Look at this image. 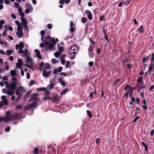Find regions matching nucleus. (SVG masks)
<instances>
[{
	"label": "nucleus",
	"instance_id": "1",
	"mask_svg": "<svg viewBox=\"0 0 154 154\" xmlns=\"http://www.w3.org/2000/svg\"><path fill=\"white\" fill-rule=\"evenodd\" d=\"M58 41V39L57 38L55 40L54 38H52L50 41H45V44L47 46L45 48V51H47L54 48L57 42Z\"/></svg>",
	"mask_w": 154,
	"mask_h": 154
},
{
	"label": "nucleus",
	"instance_id": "2",
	"mask_svg": "<svg viewBox=\"0 0 154 154\" xmlns=\"http://www.w3.org/2000/svg\"><path fill=\"white\" fill-rule=\"evenodd\" d=\"M26 62L29 64H25L24 66L27 67L32 69V67L33 64V61L32 59L29 56H26Z\"/></svg>",
	"mask_w": 154,
	"mask_h": 154
},
{
	"label": "nucleus",
	"instance_id": "3",
	"mask_svg": "<svg viewBox=\"0 0 154 154\" xmlns=\"http://www.w3.org/2000/svg\"><path fill=\"white\" fill-rule=\"evenodd\" d=\"M76 48L73 46V45H71L69 48V51L70 52H69V54L72 55V54H73V56H72L70 57V59L71 60H73L75 58V54L76 53V52L75 51L76 49Z\"/></svg>",
	"mask_w": 154,
	"mask_h": 154
},
{
	"label": "nucleus",
	"instance_id": "4",
	"mask_svg": "<svg viewBox=\"0 0 154 154\" xmlns=\"http://www.w3.org/2000/svg\"><path fill=\"white\" fill-rule=\"evenodd\" d=\"M1 99L3 100V101L0 102V107H2L4 105H7L8 104V101L6 99L5 96H2L1 97Z\"/></svg>",
	"mask_w": 154,
	"mask_h": 154
},
{
	"label": "nucleus",
	"instance_id": "5",
	"mask_svg": "<svg viewBox=\"0 0 154 154\" xmlns=\"http://www.w3.org/2000/svg\"><path fill=\"white\" fill-rule=\"evenodd\" d=\"M10 121L16 120L20 118L19 115L18 113L14 114L11 115L9 118Z\"/></svg>",
	"mask_w": 154,
	"mask_h": 154
},
{
	"label": "nucleus",
	"instance_id": "6",
	"mask_svg": "<svg viewBox=\"0 0 154 154\" xmlns=\"http://www.w3.org/2000/svg\"><path fill=\"white\" fill-rule=\"evenodd\" d=\"M27 9L25 10V13L27 14L29 12H31L33 11V8L31 5L28 3L26 4Z\"/></svg>",
	"mask_w": 154,
	"mask_h": 154
},
{
	"label": "nucleus",
	"instance_id": "7",
	"mask_svg": "<svg viewBox=\"0 0 154 154\" xmlns=\"http://www.w3.org/2000/svg\"><path fill=\"white\" fill-rule=\"evenodd\" d=\"M43 73L42 75L45 78H47L50 75L51 73V71H47L45 69H42Z\"/></svg>",
	"mask_w": 154,
	"mask_h": 154
},
{
	"label": "nucleus",
	"instance_id": "8",
	"mask_svg": "<svg viewBox=\"0 0 154 154\" xmlns=\"http://www.w3.org/2000/svg\"><path fill=\"white\" fill-rule=\"evenodd\" d=\"M52 100L53 102L56 104H58L60 103V98L57 95H56L54 97Z\"/></svg>",
	"mask_w": 154,
	"mask_h": 154
},
{
	"label": "nucleus",
	"instance_id": "9",
	"mask_svg": "<svg viewBox=\"0 0 154 154\" xmlns=\"http://www.w3.org/2000/svg\"><path fill=\"white\" fill-rule=\"evenodd\" d=\"M85 14L87 15V17L90 20L92 19V15L91 12L88 10H86L85 11Z\"/></svg>",
	"mask_w": 154,
	"mask_h": 154
},
{
	"label": "nucleus",
	"instance_id": "10",
	"mask_svg": "<svg viewBox=\"0 0 154 154\" xmlns=\"http://www.w3.org/2000/svg\"><path fill=\"white\" fill-rule=\"evenodd\" d=\"M58 82L59 83H60L61 84V85L63 87H65L66 86V83L65 82H64L62 79H58Z\"/></svg>",
	"mask_w": 154,
	"mask_h": 154
},
{
	"label": "nucleus",
	"instance_id": "11",
	"mask_svg": "<svg viewBox=\"0 0 154 154\" xmlns=\"http://www.w3.org/2000/svg\"><path fill=\"white\" fill-rule=\"evenodd\" d=\"M18 12L19 15L21 16V17H24V13L22 12V9L20 7H19L18 8Z\"/></svg>",
	"mask_w": 154,
	"mask_h": 154
},
{
	"label": "nucleus",
	"instance_id": "12",
	"mask_svg": "<svg viewBox=\"0 0 154 154\" xmlns=\"http://www.w3.org/2000/svg\"><path fill=\"white\" fill-rule=\"evenodd\" d=\"M35 53L38 59H42V57L40 54L39 51L38 49H35Z\"/></svg>",
	"mask_w": 154,
	"mask_h": 154
},
{
	"label": "nucleus",
	"instance_id": "13",
	"mask_svg": "<svg viewBox=\"0 0 154 154\" xmlns=\"http://www.w3.org/2000/svg\"><path fill=\"white\" fill-rule=\"evenodd\" d=\"M143 103L144 105L142 106V107L145 110H147L148 109L147 104L145 99H143Z\"/></svg>",
	"mask_w": 154,
	"mask_h": 154
},
{
	"label": "nucleus",
	"instance_id": "14",
	"mask_svg": "<svg viewBox=\"0 0 154 154\" xmlns=\"http://www.w3.org/2000/svg\"><path fill=\"white\" fill-rule=\"evenodd\" d=\"M37 94H33V97L31 98L29 100V101H30L31 100H38V98L37 97Z\"/></svg>",
	"mask_w": 154,
	"mask_h": 154
},
{
	"label": "nucleus",
	"instance_id": "15",
	"mask_svg": "<svg viewBox=\"0 0 154 154\" xmlns=\"http://www.w3.org/2000/svg\"><path fill=\"white\" fill-rule=\"evenodd\" d=\"M16 35L19 38L23 36V32L22 31H17L16 32Z\"/></svg>",
	"mask_w": 154,
	"mask_h": 154
},
{
	"label": "nucleus",
	"instance_id": "16",
	"mask_svg": "<svg viewBox=\"0 0 154 154\" xmlns=\"http://www.w3.org/2000/svg\"><path fill=\"white\" fill-rule=\"evenodd\" d=\"M10 121L9 119V118H7L6 117H0V122L4 121L5 122H7L8 121Z\"/></svg>",
	"mask_w": 154,
	"mask_h": 154
},
{
	"label": "nucleus",
	"instance_id": "17",
	"mask_svg": "<svg viewBox=\"0 0 154 154\" xmlns=\"http://www.w3.org/2000/svg\"><path fill=\"white\" fill-rule=\"evenodd\" d=\"M10 89L14 91L16 88V85L15 83L12 82L10 85Z\"/></svg>",
	"mask_w": 154,
	"mask_h": 154
},
{
	"label": "nucleus",
	"instance_id": "18",
	"mask_svg": "<svg viewBox=\"0 0 154 154\" xmlns=\"http://www.w3.org/2000/svg\"><path fill=\"white\" fill-rule=\"evenodd\" d=\"M55 85L54 84L53 81H50V83L48 85L47 87L50 89H52L54 88Z\"/></svg>",
	"mask_w": 154,
	"mask_h": 154
},
{
	"label": "nucleus",
	"instance_id": "19",
	"mask_svg": "<svg viewBox=\"0 0 154 154\" xmlns=\"http://www.w3.org/2000/svg\"><path fill=\"white\" fill-rule=\"evenodd\" d=\"M14 91L12 90H9L8 91L7 94L8 95H13L14 94Z\"/></svg>",
	"mask_w": 154,
	"mask_h": 154
},
{
	"label": "nucleus",
	"instance_id": "20",
	"mask_svg": "<svg viewBox=\"0 0 154 154\" xmlns=\"http://www.w3.org/2000/svg\"><path fill=\"white\" fill-rule=\"evenodd\" d=\"M154 68V64L150 63V65L149 68V73H151L152 70Z\"/></svg>",
	"mask_w": 154,
	"mask_h": 154
},
{
	"label": "nucleus",
	"instance_id": "21",
	"mask_svg": "<svg viewBox=\"0 0 154 154\" xmlns=\"http://www.w3.org/2000/svg\"><path fill=\"white\" fill-rule=\"evenodd\" d=\"M141 144L145 148V150L146 151L148 149V144H146L143 141L141 142Z\"/></svg>",
	"mask_w": 154,
	"mask_h": 154
},
{
	"label": "nucleus",
	"instance_id": "22",
	"mask_svg": "<svg viewBox=\"0 0 154 154\" xmlns=\"http://www.w3.org/2000/svg\"><path fill=\"white\" fill-rule=\"evenodd\" d=\"M14 51V50H8L6 51V54L8 56H10L12 53H13Z\"/></svg>",
	"mask_w": 154,
	"mask_h": 154
},
{
	"label": "nucleus",
	"instance_id": "23",
	"mask_svg": "<svg viewBox=\"0 0 154 154\" xmlns=\"http://www.w3.org/2000/svg\"><path fill=\"white\" fill-rule=\"evenodd\" d=\"M20 19L23 22V25L27 24L28 21L26 20V19L24 17H21Z\"/></svg>",
	"mask_w": 154,
	"mask_h": 154
},
{
	"label": "nucleus",
	"instance_id": "24",
	"mask_svg": "<svg viewBox=\"0 0 154 154\" xmlns=\"http://www.w3.org/2000/svg\"><path fill=\"white\" fill-rule=\"evenodd\" d=\"M143 25L141 26L140 28L138 29V31L139 32H141L142 33H144V30L143 29Z\"/></svg>",
	"mask_w": 154,
	"mask_h": 154
},
{
	"label": "nucleus",
	"instance_id": "25",
	"mask_svg": "<svg viewBox=\"0 0 154 154\" xmlns=\"http://www.w3.org/2000/svg\"><path fill=\"white\" fill-rule=\"evenodd\" d=\"M50 68V65L48 63H46L45 65L44 69H45L46 70L47 69H49Z\"/></svg>",
	"mask_w": 154,
	"mask_h": 154
},
{
	"label": "nucleus",
	"instance_id": "26",
	"mask_svg": "<svg viewBox=\"0 0 154 154\" xmlns=\"http://www.w3.org/2000/svg\"><path fill=\"white\" fill-rule=\"evenodd\" d=\"M69 67L70 68H71V63H70V62L69 61H67L66 62L65 68H68Z\"/></svg>",
	"mask_w": 154,
	"mask_h": 154
},
{
	"label": "nucleus",
	"instance_id": "27",
	"mask_svg": "<svg viewBox=\"0 0 154 154\" xmlns=\"http://www.w3.org/2000/svg\"><path fill=\"white\" fill-rule=\"evenodd\" d=\"M87 113L88 116L90 118H91L93 117L92 114L90 111L87 110Z\"/></svg>",
	"mask_w": 154,
	"mask_h": 154
},
{
	"label": "nucleus",
	"instance_id": "28",
	"mask_svg": "<svg viewBox=\"0 0 154 154\" xmlns=\"http://www.w3.org/2000/svg\"><path fill=\"white\" fill-rule=\"evenodd\" d=\"M89 57L90 58H91L93 57H94V55L93 54V51H89Z\"/></svg>",
	"mask_w": 154,
	"mask_h": 154
},
{
	"label": "nucleus",
	"instance_id": "29",
	"mask_svg": "<svg viewBox=\"0 0 154 154\" xmlns=\"http://www.w3.org/2000/svg\"><path fill=\"white\" fill-rule=\"evenodd\" d=\"M5 29V30L2 33V35L3 36H6V30H7V28L8 27V26H4Z\"/></svg>",
	"mask_w": 154,
	"mask_h": 154
},
{
	"label": "nucleus",
	"instance_id": "30",
	"mask_svg": "<svg viewBox=\"0 0 154 154\" xmlns=\"http://www.w3.org/2000/svg\"><path fill=\"white\" fill-rule=\"evenodd\" d=\"M69 90L68 89V88H66V89H64L63 90V91L61 93V95L64 94L68 92Z\"/></svg>",
	"mask_w": 154,
	"mask_h": 154
},
{
	"label": "nucleus",
	"instance_id": "31",
	"mask_svg": "<svg viewBox=\"0 0 154 154\" xmlns=\"http://www.w3.org/2000/svg\"><path fill=\"white\" fill-rule=\"evenodd\" d=\"M22 64H20L18 63H17L16 64V66L17 68H20V69H22Z\"/></svg>",
	"mask_w": 154,
	"mask_h": 154
},
{
	"label": "nucleus",
	"instance_id": "32",
	"mask_svg": "<svg viewBox=\"0 0 154 154\" xmlns=\"http://www.w3.org/2000/svg\"><path fill=\"white\" fill-rule=\"evenodd\" d=\"M61 54L60 52L59 51L56 52L54 53V55L56 57H58Z\"/></svg>",
	"mask_w": 154,
	"mask_h": 154
},
{
	"label": "nucleus",
	"instance_id": "33",
	"mask_svg": "<svg viewBox=\"0 0 154 154\" xmlns=\"http://www.w3.org/2000/svg\"><path fill=\"white\" fill-rule=\"evenodd\" d=\"M17 31H22V26L21 25L18 26L17 28Z\"/></svg>",
	"mask_w": 154,
	"mask_h": 154
},
{
	"label": "nucleus",
	"instance_id": "34",
	"mask_svg": "<svg viewBox=\"0 0 154 154\" xmlns=\"http://www.w3.org/2000/svg\"><path fill=\"white\" fill-rule=\"evenodd\" d=\"M58 49L59 52H62L63 50V46H60L59 45H58Z\"/></svg>",
	"mask_w": 154,
	"mask_h": 154
},
{
	"label": "nucleus",
	"instance_id": "35",
	"mask_svg": "<svg viewBox=\"0 0 154 154\" xmlns=\"http://www.w3.org/2000/svg\"><path fill=\"white\" fill-rule=\"evenodd\" d=\"M15 94L18 96H21V95L20 93L19 89L16 90L15 92Z\"/></svg>",
	"mask_w": 154,
	"mask_h": 154
},
{
	"label": "nucleus",
	"instance_id": "36",
	"mask_svg": "<svg viewBox=\"0 0 154 154\" xmlns=\"http://www.w3.org/2000/svg\"><path fill=\"white\" fill-rule=\"evenodd\" d=\"M11 75L12 76H14L16 75V72L15 70H11L10 71Z\"/></svg>",
	"mask_w": 154,
	"mask_h": 154
},
{
	"label": "nucleus",
	"instance_id": "37",
	"mask_svg": "<svg viewBox=\"0 0 154 154\" xmlns=\"http://www.w3.org/2000/svg\"><path fill=\"white\" fill-rule=\"evenodd\" d=\"M27 53H28V51L26 49L23 51V55L24 56L26 57V56H28Z\"/></svg>",
	"mask_w": 154,
	"mask_h": 154
},
{
	"label": "nucleus",
	"instance_id": "38",
	"mask_svg": "<svg viewBox=\"0 0 154 154\" xmlns=\"http://www.w3.org/2000/svg\"><path fill=\"white\" fill-rule=\"evenodd\" d=\"M34 154H38V149L35 147L34 149Z\"/></svg>",
	"mask_w": 154,
	"mask_h": 154
},
{
	"label": "nucleus",
	"instance_id": "39",
	"mask_svg": "<svg viewBox=\"0 0 154 154\" xmlns=\"http://www.w3.org/2000/svg\"><path fill=\"white\" fill-rule=\"evenodd\" d=\"M143 79L141 77L138 78L137 80V81L139 83L141 82L142 84L143 83Z\"/></svg>",
	"mask_w": 154,
	"mask_h": 154
},
{
	"label": "nucleus",
	"instance_id": "40",
	"mask_svg": "<svg viewBox=\"0 0 154 154\" xmlns=\"http://www.w3.org/2000/svg\"><path fill=\"white\" fill-rule=\"evenodd\" d=\"M46 90V88L44 87H42L38 88L37 89V91H45Z\"/></svg>",
	"mask_w": 154,
	"mask_h": 154
},
{
	"label": "nucleus",
	"instance_id": "41",
	"mask_svg": "<svg viewBox=\"0 0 154 154\" xmlns=\"http://www.w3.org/2000/svg\"><path fill=\"white\" fill-rule=\"evenodd\" d=\"M104 38L108 42H109V40L108 39V36L106 34L105 32H104Z\"/></svg>",
	"mask_w": 154,
	"mask_h": 154
},
{
	"label": "nucleus",
	"instance_id": "42",
	"mask_svg": "<svg viewBox=\"0 0 154 154\" xmlns=\"http://www.w3.org/2000/svg\"><path fill=\"white\" fill-rule=\"evenodd\" d=\"M51 62H52V63L54 64L57 63L59 62V61L57 60L56 59H55V58L53 59L52 60Z\"/></svg>",
	"mask_w": 154,
	"mask_h": 154
},
{
	"label": "nucleus",
	"instance_id": "43",
	"mask_svg": "<svg viewBox=\"0 0 154 154\" xmlns=\"http://www.w3.org/2000/svg\"><path fill=\"white\" fill-rule=\"evenodd\" d=\"M88 80V78H85L84 79L82 80V83L84 84L86 83Z\"/></svg>",
	"mask_w": 154,
	"mask_h": 154
},
{
	"label": "nucleus",
	"instance_id": "44",
	"mask_svg": "<svg viewBox=\"0 0 154 154\" xmlns=\"http://www.w3.org/2000/svg\"><path fill=\"white\" fill-rule=\"evenodd\" d=\"M130 2L129 0H126L125 2H123L124 4L126 5H128Z\"/></svg>",
	"mask_w": 154,
	"mask_h": 154
},
{
	"label": "nucleus",
	"instance_id": "45",
	"mask_svg": "<svg viewBox=\"0 0 154 154\" xmlns=\"http://www.w3.org/2000/svg\"><path fill=\"white\" fill-rule=\"evenodd\" d=\"M122 61L125 64V63H128L129 60L127 58H125L124 59L122 60Z\"/></svg>",
	"mask_w": 154,
	"mask_h": 154
},
{
	"label": "nucleus",
	"instance_id": "46",
	"mask_svg": "<svg viewBox=\"0 0 154 154\" xmlns=\"http://www.w3.org/2000/svg\"><path fill=\"white\" fill-rule=\"evenodd\" d=\"M42 99L44 100H45L48 99L51 100V98L49 96H47L45 97H43Z\"/></svg>",
	"mask_w": 154,
	"mask_h": 154
},
{
	"label": "nucleus",
	"instance_id": "47",
	"mask_svg": "<svg viewBox=\"0 0 154 154\" xmlns=\"http://www.w3.org/2000/svg\"><path fill=\"white\" fill-rule=\"evenodd\" d=\"M81 21L82 23H84L86 22L87 18L85 17H83L82 18Z\"/></svg>",
	"mask_w": 154,
	"mask_h": 154
},
{
	"label": "nucleus",
	"instance_id": "48",
	"mask_svg": "<svg viewBox=\"0 0 154 154\" xmlns=\"http://www.w3.org/2000/svg\"><path fill=\"white\" fill-rule=\"evenodd\" d=\"M129 96H130V97L131 98V99L132 100V102H135L134 98L133 97H132L131 94V92H130V93H129Z\"/></svg>",
	"mask_w": 154,
	"mask_h": 154
},
{
	"label": "nucleus",
	"instance_id": "49",
	"mask_svg": "<svg viewBox=\"0 0 154 154\" xmlns=\"http://www.w3.org/2000/svg\"><path fill=\"white\" fill-rule=\"evenodd\" d=\"M34 80H32L29 82V86H32L34 84Z\"/></svg>",
	"mask_w": 154,
	"mask_h": 154
},
{
	"label": "nucleus",
	"instance_id": "50",
	"mask_svg": "<svg viewBox=\"0 0 154 154\" xmlns=\"http://www.w3.org/2000/svg\"><path fill=\"white\" fill-rule=\"evenodd\" d=\"M31 108H32L30 104L28 105V106H26L25 107V109L27 110H29Z\"/></svg>",
	"mask_w": 154,
	"mask_h": 154
},
{
	"label": "nucleus",
	"instance_id": "51",
	"mask_svg": "<svg viewBox=\"0 0 154 154\" xmlns=\"http://www.w3.org/2000/svg\"><path fill=\"white\" fill-rule=\"evenodd\" d=\"M21 97V96H17V97L15 100V102L17 103L19 102Z\"/></svg>",
	"mask_w": 154,
	"mask_h": 154
},
{
	"label": "nucleus",
	"instance_id": "52",
	"mask_svg": "<svg viewBox=\"0 0 154 154\" xmlns=\"http://www.w3.org/2000/svg\"><path fill=\"white\" fill-rule=\"evenodd\" d=\"M19 45H20V48L22 49L24 47V44L23 42H21Z\"/></svg>",
	"mask_w": 154,
	"mask_h": 154
},
{
	"label": "nucleus",
	"instance_id": "53",
	"mask_svg": "<svg viewBox=\"0 0 154 154\" xmlns=\"http://www.w3.org/2000/svg\"><path fill=\"white\" fill-rule=\"evenodd\" d=\"M31 92V91H29L27 92L26 94V95L25 96L24 98H26L30 94Z\"/></svg>",
	"mask_w": 154,
	"mask_h": 154
},
{
	"label": "nucleus",
	"instance_id": "54",
	"mask_svg": "<svg viewBox=\"0 0 154 154\" xmlns=\"http://www.w3.org/2000/svg\"><path fill=\"white\" fill-rule=\"evenodd\" d=\"M50 94L49 91L48 90H46L45 92V96H48Z\"/></svg>",
	"mask_w": 154,
	"mask_h": 154
},
{
	"label": "nucleus",
	"instance_id": "55",
	"mask_svg": "<svg viewBox=\"0 0 154 154\" xmlns=\"http://www.w3.org/2000/svg\"><path fill=\"white\" fill-rule=\"evenodd\" d=\"M93 94L94 92H91L89 94V97L90 99H92L93 98Z\"/></svg>",
	"mask_w": 154,
	"mask_h": 154
},
{
	"label": "nucleus",
	"instance_id": "56",
	"mask_svg": "<svg viewBox=\"0 0 154 154\" xmlns=\"http://www.w3.org/2000/svg\"><path fill=\"white\" fill-rule=\"evenodd\" d=\"M30 105L31 107L32 108L34 107L36 105V103L34 102Z\"/></svg>",
	"mask_w": 154,
	"mask_h": 154
},
{
	"label": "nucleus",
	"instance_id": "57",
	"mask_svg": "<svg viewBox=\"0 0 154 154\" xmlns=\"http://www.w3.org/2000/svg\"><path fill=\"white\" fill-rule=\"evenodd\" d=\"M19 89L22 91L23 92H25L26 90L22 87L20 86L19 88Z\"/></svg>",
	"mask_w": 154,
	"mask_h": 154
},
{
	"label": "nucleus",
	"instance_id": "58",
	"mask_svg": "<svg viewBox=\"0 0 154 154\" xmlns=\"http://www.w3.org/2000/svg\"><path fill=\"white\" fill-rule=\"evenodd\" d=\"M44 65V63L43 62H42L40 64V68L39 69L40 70H42V68L43 67V66Z\"/></svg>",
	"mask_w": 154,
	"mask_h": 154
},
{
	"label": "nucleus",
	"instance_id": "59",
	"mask_svg": "<svg viewBox=\"0 0 154 154\" xmlns=\"http://www.w3.org/2000/svg\"><path fill=\"white\" fill-rule=\"evenodd\" d=\"M60 59H61V61H60L61 63L62 64H63V65L65 63V60L64 59H62V58H60Z\"/></svg>",
	"mask_w": 154,
	"mask_h": 154
},
{
	"label": "nucleus",
	"instance_id": "60",
	"mask_svg": "<svg viewBox=\"0 0 154 154\" xmlns=\"http://www.w3.org/2000/svg\"><path fill=\"white\" fill-rule=\"evenodd\" d=\"M0 54L3 55H6V53L5 52V51L2 50H0Z\"/></svg>",
	"mask_w": 154,
	"mask_h": 154
},
{
	"label": "nucleus",
	"instance_id": "61",
	"mask_svg": "<svg viewBox=\"0 0 154 154\" xmlns=\"http://www.w3.org/2000/svg\"><path fill=\"white\" fill-rule=\"evenodd\" d=\"M22 107L21 105H17L16 106L15 109L17 110H18Z\"/></svg>",
	"mask_w": 154,
	"mask_h": 154
},
{
	"label": "nucleus",
	"instance_id": "62",
	"mask_svg": "<svg viewBox=\"0 0 154 154\" xmlns=\"http://www.w3.org/2000/svg\"><path fill=\"white\" fill-rule=\"evenodd\" d=\"M8 91L7 89H6L5 88H4L3 89H2V92L4 93V94H7V92H8Z\"/></svg>",
	"mask_w": 154,
	"mask_h": 154
},
{
	"label": "nucleus",
	"instance_id": "63",
	"mask_svg": "<svg viewBox=\"0 0 154 154\" xmlns=\"http://www.w3.org/2000/svg\"><path fill=\"white\" fill-rule=\"evenodd\" d=\"M133 22H134V24L135 25H136L137 24L138 25L139 24V23L137 22V20L136 19L134 18L133 19Z\"/></svg>",
	"mask_w": 154,
	"mask_h": 154
},
{
	"label": "nucleus",
	"instance_id": "64",
	"mask_svg": "<svg viewBox=\"0 0 154 154\" xmlns=\"http://www.w3.org/2000/svg\"><path fill=\"white\" fill-rule=\"evenodd\" d=\"M11 17L14 19H15L16 18V16L14 14H11Z\"/></svg>",
	"mask_w": 154,
	"mask_h": 154
}]
</instances>
